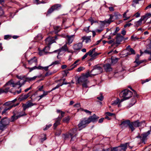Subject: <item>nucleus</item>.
Instances as JSON below:
<instances>
[{"label":"nucleus","mask_w":151,"mask_h":151,"mask_svg":"<svg viewBox=\"0 0 151 151\" xmlns=\"http://www.w3.org/2000/svg\"><path fill=\"white\" fill-rule=\"evenodd\" d=\"M102 72V68L101 66L99 65H95L90 73L88 71L78 78V83L82 85L83 90L84 88H87L89 87L88 84L89 83V81L88 79V77L91 76V75L96 76L100 74Z\"/></svg>","instance_id":"obj_1"},{"label":"nucleus","mask_w":151,"mask_h":151,"mask_svg":"<svg viewBox=\"0 0 151 151\" xmlns=\"http://www.w3.org/2000/svg\"><path fill=\"white\" fill-rule=\"evenodd\" d=\"M132 95L133 93L131 91L127 89L124 90L119 94L120 97L123 98L121 99V101L129 99L132 96Z\"/></svg>","instance_id":"obj_2"},{"label":"nucleus","mask_w":151,"mask_h":151,"mask_svg":"<svg viewBox=\"0 0 151 151\" xmlns=\"http://www.w3.org/2000/svg\"><path fill=\"white\" fill-rule=\"evenodd\" d=\"M145 122L144 121L140 122L139 120L131 122L130 127L132 132L136 128L141 126L142 124Z\"/></svg>","instance_id":"obj_3"},{"label":"nucleus","mask_w":151,"mask_h":151,"mask_svg":"<svg viewBox=\"0 0 151 151\" xmlns=\"http://www.w3.org/2000/svg\"><path fill=\"white\" fill-rule=\"evenodd\" d=\"M9 119L7 117H4L0 121V129L3 130L10 123Z\"/></svg>","instance_id":"obj_4"},{"label":"nucleus","mask_w":151,"mask_h":151,"mask_svg":"<svg viewBox=\"0 0 151 151\" xmlns=\"http://www.w3.org/2000/svg\"><path fill=\"white\" fill-rule=\"evenodd\" d=\"M62 5L60 4H56L52 6L49 9L47 12L46 16L50 15L54 11L59 10L61 7Z\"/></svg>","instance_id":"obj_5"},{"label":"nucleus","mask_w":151,"mask_h":151,"mask_svg":"<svg viewBox=\"0 0 151 151\" xmlns=\"http://www.w3.org/2000/svg\"><path fill=\"white\" fill-rule=\"evenodd\" d=\"M88 121L86 118H84L81 120L80 123L78 125L79 130L87 126V125L89 123V122Z\"/></svg>","instance_id":"obj_6"},{"label":"nucleus","mask_w":151,"mask_h":151,"mask_svg":"<svg viewBox=\"0 0 151 151\" xmlns=\"http://www.w3.org/2000/svg\"><path fill=\"white\" fill-rule=\"evenodd\" d=\"M76 131L77 129L76 128H73L70 131L69 134L71 137V141H73L75 142L77 141L76 134Z\"/></svg>","instance_id":"obj_7"},{"label":"nucleus","mask_w":151,"mask_h":151,"mask_svg":"<svg viewBox=\"0 0 151 151\" xmlns=\"http://www.w3.org/2000/svg\"><path fill=\"white\" fill-rule=\"evenodd\" d=\"M58 39L57 36L54 37L50 36L45 39V42L46 45L50 46L52 43L55 42V40Z\"/></svg>","instance_id":"obj_8"},{"label":"nucleus","mask_w":151,"mask_h":151,"mask_svg":"<svg viewBox=\"0 0 151 151\" xmlns=\"http://www.w3.org/2000/svg\"><path fill=\"white\" fill-rule=\"evenodd\" d=\"M67 45L68 44H66V43L61 48L54 51V52H57L58 53V55L57 56V58H58L59 59L60 58H59V56L62 55V52L63 51H66L68 50V48L67 46Z\"/></svg>","instance_id":"obj_9"},{"label":"nucleus","mask_w":151,"mask_h":151,"mask_svg":"<svg viewBox=\"0 0 151 151\" xmlns=\"http://www.w3.org/2000/svg\"><path fill=\"white\" fill-rule=\"evenodd\" d=\"M150 131H149L147 132L143 133L141 135V136H139V137L140 138L141 141V143L145 144V142L147 140L148 136L150 134Z\"/></svg>","instance_id":"obj_10"},{"label":"nucleus","mask_w":151,"mask_h":151,"mask_svg":"<svg viewBox=\"0 0 151 151\" xmlns=\"http://www.w3.org/2000/svg\"><path fill=\"white\" fill-rule=\"evenodd\" d=\"M12 85V86L13 87H15L17 85H19V88H20L22 86V84L20 83V81H18L17 83H14L12 80H11L9 81L7 83H6L5 86H10Z\"/></svg>","instance_id":"obj_11"},{"label":"nucleus","mask_w":151,"mask_h":151,"mask_svg":"<svg viewBox=\"0 0 151 151\" xmlns=\"http://www.w3.org/2000/svg\"><path fill=\"white\" fill-rule=\"evenodd\" d=\"M114 16V15H110V18L108 19L105 20L104 21H100V22L101 23V25L104 27L105 24H109L111 22H112L113 21L112 20V19L113 17Z\"/></svg>","instance_id":"obj_12"},{"label":"nucleus","mask_w":151,"mask_h":151,"mask_svg":"<svg viewBox=\"0 0 151 151\" xmlns=\"http://www.w3.org/2000/svg\"><path fill=\"white\" fill-rule=\"evenodd\" d=\"M37 76H35L33 77H27L26 78V80H24L23 79H21L19 81H20V84H21L22 86L24 85L26 81H31L35 80L37 78Z\"/></svg>","instance_id":"obj_13"},{"label":"nucleus","mask_w":151,"mask_h":151,"mask_svg":"<svg viewBox=\"0 0 151 151\" xmlns=\"http://www.w3.org/2000/svg\"><path fill=\"white\" fill-rule=\"evenodd\" d=\"M43 86H41L40 88H38V91H42L43 92V93L42 95H41L40 96H38L39 97H40V99H38V101L40 100V99H41L43 97H44L45 96H46L47 95V94L50 92L52 91H44L43 90Z\"/></svg>","instance_id":"obj_14"},{"label":"nucleus","mask_w":151,"mask_h":151,"mask_svg":"<svg viewBox=\"0 0 151 151\" xmlns=\"http://www.w3.org/2000/svg\"><path fill=\"white\" fill-rule=\"evenodd\" d=\"M131 124V122L129 120H126L122 122L120 125L122 127H129L130 129V125Z\"/></svg>","instance_id":"obj_15"},{"label":"nucleus","mask_w":151,"mask_h":151,"mask_svg":"<svg viewBox=\"0 0 151 151\" xmlns=\"http://www.w3.org/2000/svg\"><path fill=\"white\" fill-rule=\"evenodd\" d=\"M99 117L96 116L95 114H94L93 116H90L89 117L87 118L89 122V123L91 122H95L97 121Z\"/></svg>","instance_id":"obj_16"},{"label":"nucleus","mask_w":151,"mask_h":151,"mask_svg":"<svg viewBox=\"0 0 151 151\" xmlns=\"http://www.w3.org/2000/svg\"><path fill=\"white\" fill-rule=\"evenodd\" d=\"M74 35H67L66 38L67 42H66V44L70 45L72 43L74 40Z\"/></svg>","instance_id":"obj_17"},{"label":"nucleus","mask_w":151,"mask_h":151,"mask_svg":"<svg viewBox=\"0 0 151 151\" xmlns=\"http://www.w3.org/2000/svg\"><path fill=\"white\" fill-rule=\"evenodd\" d=\"M96 48H94L92 50H90L87 53H86L85 55H84L82 58V60L85 59L87 56L88 55H89V56H90L92 54L93 52H94L95 51Z\"/></svg>","instance_id":"obj_18"},{"label":"nucleus","mask_w":151,"mask_h":151,"mask_svg":"<svg viewBox=\"0 0 151 151\" xmlns=\"http://www.w3.org/2000/svg\"><path fill=\"white\" fill-rule=\"evenodd\" d=\"M116 43L119 44L124 40V37L120 34H118L116 36Z\"/></svg>","instance_id":"obj_19"},{"label":"nucleus","mask_w":151,"mask_h":151,"mask_svg":"<svg viewBox=\"0 0 151 151\" xmlns=\"http://www.w3.org/2000/svg\"><path fill=\"white\" fill-rule=\"evenodd\" d=\"M83 47L82 43H79L75 44L73 46V48L75 50H78L81 49Z\"/></svg>","instance_id":"obj_20"},{"label":"nucleus","mask_w":151,"mask_h":151,"mask_svg":"<svg viewBox=\"0 0 151 151\" xmlns=\"http://www.w3.org/2000/svg\"><path fill=\"white\" fill-rule=\"evenodd\" d=\"M104 68L105 70L107 72L110 71L112 70L111 65L109 64H104Z\"/></svg>","instance_id":"obj_21"},{"label":"nucleus","mask_w":151,"mask_h":151,"mask_svg":"<svg viewBox=\"0 0 151 151\" xmlns=\"http://www.w3.org/2000/svg\"><path fill=\"white\" fill-rule=\"evenodd\" d=\"M94 53H93L91 55H90L91 58L89 59L90 60L92 61L93 60L96 59L97 57V56L100 54L101 53H97L96 52H93Z\"/></svg>","instance_id":"obj_22"},{"label":"nucleus","mask_w":151,"mask_h":151,"mask_svg":"<svg viewBox=\"0 0 151 151\" xmlns=\"http://www.w3.org/2000/svg\"><path fill=\"white\" fill-rule=\"evenodd\" d=\"M128 143L125 144H121L119 146L120 147L121 151H125L126 150L128 146Z\"/></svg>","instance_id":"obj_23"},{"label":"nucleus","mask_w":151,"mask_h":151,"mask_svg":"<svg viewBox=\"0 0 151 151\" xmlns=\"http://www.w3.org/2000/svg\"><path fill=\"white\" fill-rule=\"evenodd\" d=\"M34 104L32 102L29 101L27 104H23L22 106L24 110L25 111L26 109L33 106Z\"/></svg>","instance_id":"obj_24"},{"label":"nucleus","mask_w":151,"mask_h":151,"mask_svg":"<svg viewBox=\"0 0 151 151\" xmlns=\"http://www.w3.org/2000/svg\"><path fill=\"white\" fill-rule=\"evenodd\" d=\"M4 106H7V107H10L12 106V109L13 107L16 106V105L12 103V102L9 101L6 102L4 103Z\"/></svg>","instance_id":"obj_25"},{"label":"nucleus","mask_w":151,"mask_h":151,"mask_svg":"<svg viewBox=\"0 0 151 151\" xmlns=\"http://www.w3.org/2000/svg\"><path fill=\"white\" fill-rule=\"evenodd\" d=\"M150 17H151V14L149 13L146 14L145 15L142 16L141 17L144 20V23H145L146 20Z\"/></svg>","instance_id":"obj_26"},{"label":"nucleus","mask_w":151,"mask_h":151,"mask_svg":"<svg viewBox=\"0 0 151 151\" xmlns=\"http://www.w3.org/2000/svg\"><path fill=\"white\" fill-rule=\"evenodd\" d=\"M12 109V106L10 107H6L2 112L1 114L2 115H6L7 114L8 111Z\"/></svg>","instance_id":"obj_27"},{"label":"nucleus","mask_w":151,"mask_h":151,"mask_svg":"<svg viewBox=\"0 0 151 151\" xmlns=\"http://www.w3.org/2000/svg\"><path fill=\"white\" fill-rule=\"evenodd\" d=\"M30 93V92H29L28 94L26 95H22L19 97V99L21 100H23L26 99L29 96V94Z\"/></svg>","instance_id":"obj_28"},{"label":"nucleus","mask_w":151,"mask_h":151,"mask_svg":"<svg viewBox=\"0 0 151 151\" xmlns=\"http://www.w3.org/2000/svg\"><path fill=\"white\" fill-rule=\"evenodd\" d=\"M143 21L144 22V20L142 19V18L141 17V18L139 19V20L136 22L135 24L136 26L138 27L141 25L142 23V22Z\"/></svg>","instance_id":"obj_29"},{"label":"nucleus","mask_w":151,"mask_h":151,"mask_svg":"<svg viewBox=\"0 0 151 151\" xmlns=\"http://www.w3.org/2000/svg\"><path fill=\"white\" fill-rule=\"evenodd\" d=\"M60 119H58L57 118L56 120L55 121V122L54 124L53 127H54V129L56 128L57 126L60 124Z\"/></svg>","instance_id":"obj_30"},{"label":"nucleus","mask_w":151,"mask_h":151,"mask_svg":"<svg viewBox=\"0 0 151 151\" xmlns=\"http://www.w3.org/2000/svg\"><path fill=\"white\" fill-rule=\"evenodd\" d=\"M22 115H20L19 116H16V114H15L13 116H12L11 118V122H13L15 120H17L18 118L21 117V116Z\"/></svg>","instance_id":"obj_31"},{"label":"nucleus","mask_w":151,"mask_h":151,"mask_svg":"<svg viewBox=\"0 0 151 151\" xmlns=\"http://www.w3.org/2000/svg\"><path fill=\"white\" fill-rule=\"evenodd\" d=\"M29 63L31 64L33 63H36L37 62V58L35 57H34L33 58L31 59L30 60L28 61Z\"/></svg>","instance_id":"obj_32"},{"label":"nucleus","mask_w":151,"mask_h":151,"mask_svg":"<svg viewBox=\"0 0 151 151\" xmlns=\"http://www.w3.org/2000/svg\"><path fill=\"white\" fill-rule=\"evenodd\" d=\"M69 83H67L65 82H63L62 83V84H59L55 86V87L53 88L51 90V91H52L53 90H55L56 88H58L60 86H62L64 84H67Z\"/></svg>","instance_id":"obj_33"},{"label":"nucleus","mask_w":151,"mask_h":151,"mask_svg":"<svg viewBox=\"0 0 151 151\" xmlns=\"http://www.w3.org/2000/svg\"><path fill=\"white\" fill-rule=\"evenodd\" d=\"M88 20L91 23V25H92L94 23H98V21L96 19L92 17L89 18Z\"/></svg>","instance_id":"obj_34"},{"label":"nucleus","mask_w":151,"mask_h":151,"mask_svg":"<svg viewBox=\"0 0 151 151\" xmlns=\"http://www.w3.org/2000/svg\"><path fill=\"white\" fill-rule=\"evenodd\" d=\"M38 97L37 92H36L35 93L33 94L31 96V98L32 101H35V99H36Z\"/></svg>","instance_id":"obj_35"},{"label":"nucleus","mask_w":151,"mask_h":151,"mask_svg":"<svg viewBox=\"0 0 151 151\" xmlns=\"http://www.w3.org/2000/svg\"><path fill=\"white\" fill-rule=\"evenodd\" d=\"M82 39L83 40V42L84 40H85V42L86 43L90 42L91 41V40L90 38L88 37H82Z\"/></svg>","instance_id":"obj_36"},{"label":"nucleus","mask_w":151,"mask_h":151,"mask_svg":"<svg viewBox=\"0 0 151 151\" xmlns=\"http://www.w3.org/2000/svg\"><path fill=\"white\" fill-rule=\"evenodd\" d=\"M43 49L45 52H46V54H47L48 53H50L48 52L50 49V46L48 45L47 46H45Z\"/></svg>","instance_id":"obj_37"},{"label":"nucleus","mask_w":151,"mask_h":151,"mask_svg":"<svg viewBox=\"0 0 151 151\" xmlns=\"http://www.w3.org/2000/svg\"><path fill=\"white\" fill-rule=\"evenodd\" d=\"M54 29L55 33H57L61 30V28L59 26H57L54 27Z\"/></svg>","instance_id":"obj_38"},{"label":"nucleus","mask_w":151,"mask_h":151,"mask_svg":"<svg viewBox=\"0 0 151 151\" xmlns=\"http://www.w3.org/2000/svg\"><path fill=\"white\" fill-rule=\"evenodd\" d=\"M70 117L69 116H67L63 119V121L64 122L68 123L70 120Z\"/></svg>","instance_id":"obj_39"},{"label":"nucleus","mask_w":151,"mask_h":151,"mask_svg":"<svg viewBox=\"0 0 151 151\" xmlns=\"http://www.w3.org/2000/svg\"><path fill=\"white\" fill-rule=\"evenodd\" d=\"M38 54L40 56H42L44 55H46V52H45L43 49L42 50H40V49L38 48Z\"/></svg>","instance_id":"obj_40"},{"label":"nucleus","mask_w":151,"mask_h":151,"mask_svg":"<svg viewBox=\"0 0 151 151\" xmlns=\"http://www.w3.org/2000/svg\"><path fill=\"white\" fill-rule=\"evenodd\" d=\"M18 115L17 116H19L20 115H22L21 116V117L23 116H25L27 115V114L25 113V111L23 109V110L21 112H18Z\"/></svg>","instance_id":"obj_41"},{"label":"nucleus","mask_w":151,"mask_h":151,"mask_svg":"<svg viewBox=\"0 0 151 151\" xmlns=\"http://www.w3.org/2000/svg\"><path fill=\"white\" fill-rule=\"evenodd\" d=\"M77 65H75L74 63L69 68H68V70L70 71L72 70L74 68L76 67Z\"/></svg>","instance_id":"obj_42"},{"label":"nucleus","mask_w":151,"mask_h":151,"mask_svg":"<svg viewBox=\"0 0 151 151\" xmlns=\"http://www.w3.org/2000/svg\"><path fill=\"white\" fill-rule=\"evenodd\" d=\"M42 137H43L41 138L40 140L41 143H42L46 139V135L45 134H43L42 135Z\"/></svg>","instance_id":"obj_43"},{"label":"nucleus","mask_w":151,"mask_h":151,"mask_svg":"<svg viewBox=\"0 0 151 151\" xmlns=\"http://www.w3.org/2000/svg\"><path fill=\"white\" fill-rule=\"evenodd\" d=\"M112 151H121L120 147H114L111 148Z\"/></svg>","instance_id":"obj_44"},{"label":"nucleus","mask_w":151,"mask_h":151,"mask_svg":"<svg viewBox=\"0 0 151 151\" xmlns=\"http://www.w3.org/2000/svg\"><path fill=\"white\" fill-rule=\"evenodd\" d=\"M118 60V59L117 58H111V63L115 64L117 62Z\"/></svg>","instance_id":"obj_45"},{"label":"nucleus","mask_w":151,"mask_h":151,"mask_svg":"<svg viewBox=\"0 0 151 151\" xmlns=\"http://www.w3.org/2000/svg\"><path fill=\"white\" fill-rule=\"evenodd\" d=\"M61 130H57L55 133V135L57 136H59L61 134Z\"/></svg>","instance_id":"obj_46"},{"label":"nucleus","mask_w":151,"mask_h":151,"mask_svg":"<svg viewBox=\"0 0 151 151\" xmlns=\"http://www.w3.org/2000/svg\"><path fill=\"white\" fill-rule=\"evenodd\" d=\"M65 114V112L64 111L61 112V113H60V116H59L57 118L59 119H60V120H61L62 118L64 116Z\"/></svg>","instance_id":"obj_47"},{"label":"nucleus","mask_w":151,"mask_h":151,"mask_svg":"<svg viewBox=\"0 0 151 151\" xmlns=\"http://www.w3.org/2000/svg\"><path fill=\"white\" fill-rule=\"evenodd\" d=\"M12 38V36L9 35H5L4 36V39L5 40H8L11 39Z\"/></svg>","instance_id":"obj_48"},{"label":"nucleus","mask_w":151,"mask_h":151,"mask_svg":"<svg viewBox=\"0 0 151 151\" xmlns=\"http://www.w3.org/2000/svg\"><path fill=\"white\" fill-rule=\"evenodd\" d=\"M85 69V68L83 67H80L78 68L76 71L78 72H80Z\"/></svg>","instance_id":"obj_49"},{"label":"nucleus","mask_w":151,"mask_h":151,"mask_svg":"<svg viewBox=\"0 0 151 151\" xmlns=\"http://www.w3.org/2000/svg\"><path fill=\"white\" fill-rule=\"evenodd\" d=\"M120 29L118 27H116L114 32L112 34L113 35H115L116 33L119 31Z\"/></svg>","instance_id":"obj_50"},{"label":"nucleus","mask_w":151,"mask_h":151,"mask_svg":"<svg viewBox=\"0 0 151 151\" xmlns=\"http://www.w3.org/2000/svg\"><path fill=\"white\" fill-rule=\"evenodd\" d=\"M37 68V67L36 66H35L34 67L32 68H29L28 67L27 69L29 70V72H31L34 70L36 69Z\"/></svg>","instance_id":"obj_51"},{"label":"nucleus","mask_w":151,"mask_h":151,"mask_svg":"<svg viewBox=\"0 0 151 151\" xmlns=\"http://www.w3.org/2000/svg\"><path fill=\"white\" fill-rule=\"evenodd\" d=\"M119 101V100L116 99V100L114 101V102L112 103L111 104L113 105H116L118 104Z\"/></svg>","instance_id":"obj_52"},{"label":"nucleus","mask_w":151,"mask_h":151,"mask_svg":"<svg viewBox=\"0 0 151 151\" xmlns=\"http://www.w3.org/2000/svg\"><path fill=\"white\" fill-rule=\"evenodd\" d=\"M131 39L132 41H135L136 40H138L139 38H138L137 36H131Z\"/></svg>","instance_id":"obj_53"},{"label":"nucleus","mask_w":151,"mask_h":151,"mask_svg":"<svg viewBox=\"0 0 151 151\" xmlns=\"http://www.w3.org/2000/svg\"><path fill=\"white\" fill-rule=\"evenodd\" d=\"M60 63V62L59 61H58V60L55 61L54 62H53L50 65H49V66H51L52 65H55L58 64Z\"/></svg>","instance_id":"obj_54"},{"label":"nucleus","mask_w":151,"mask_h":151,"mask_svg":"<svg viewBox=\"0 0 151 151\" xmlns=\"http://www.w3.org/2000/svg\"><path fill=\"white\" fill-rule=\"evenodd\" d=\"M4 12L2 9L0 7V16H1L4 15Z\"/></svg>","instance_id":"obj_55"},{"label":"nucleus","mask_w":151,"mask_h":151,"mask_svg":"<svg viewBox=\"0 0 151 151\" xmlns=\"http://www.w3.org/2000/svg\"><path fill=\"white\" fill-rule=\"evenodd\" d=\"M106 114L108 116H114L115 114L111 113L110 112H107L106 113Z\"/></svg>","instance_id":"obj_56"},{"label":"nucleus","mask_w":151,"mask_h":151,"mask_svg":"<svg viewBox=\"0 0 151 151\" xmlns=\"http://www.w3.org/2000/svg\"><path fill=\"white\" fill-rule=\"evenodd\" d=\"M143 60H140V61L139 60L138 61V60H136L134 62V63H136L138 65H139L141 63H143Z\"/></svg>","instance_id":"obj_57"},{"label":"nucleus","mask_w":151,"mask_h":151,"mask_svg":"<svg viewBox=\"0 0 151 151\" xmlns=\"http://www.w3.org/2000/svg\"><path fill=\"white\" fill-rule=\"evenodd\" d=\"M97 99L101 101H102L104 99V97L102 95H101L100 97H98Z\"/></svg>","instance_id":"obj_58"},{"label":"nucleus","mask_w":151,"mask_h":151,"mask_svg":"<svg viewBox=\"0 0 151 151\" xmlns=\"http://www.w3.org/2000/svg\"><path fill=\"white\" fill-rule=\"evenodd\" d=\"M83 111H84V112H85L86 113L90 115H91V111H90L89 110H87L86 109H83Z\"/></svg>","instance_id":"obj_59"},{"label":"nucleus","mask_w":151,"mask_h":151,"mask_svg":"<svg viewBox=\"0 0 151 151\" xmlns=\"http://www.w3.org/2000/svg\"><path fill=\"white\" fill-rule=\"evenodd\" d=\"M107 43L109 44H114V40H111L107 41Z\"/></svg>","instance_id":"obj_60"},{"label":"nucleus","mask_w":151,"mask_h":151,"mask_svg":"<svg viewBox=\"0 0 151 151\" xmlns=\"http://www.w3.org/2000/svg\"><path fill=\"white\" fill-rule=\"evenodd\" d=\"M129 51L131 52V54H135V51L132 48H130Z\"/></svg>","instance_id":"obj_61"},{"label":"nucleus","mask_w":151,"mask_h":151,"mask_svg":"<svg viewBox=\"0 0 151 151\" xmlns=\"http://www.w3.org/2000/svg\"><path fill=\"white\" fill-rule=\"evenodd\" d=\"M89 27L90 26H88V27H86L84 28V30L86 32H89Z\"/></svg>","instance_id":"obj_62"},{"label":"nucleus","mask_w":151,"mask_h":151,"mask_svg":"<svg viewBox=\"0 0 151 151\" xmlns=\"http://www.w3.org/2000/svg\"><path fill=\"white\" fill-rule=\"evenodd\" d=\"M149 147L150 146H148L145 147L143 151H150L151 150V148H149Z\"/></svg>","instance_id":"obj_63"},{"label":"nucleus","mask_w":151,"mask_h":151,"mask_svg":"<svg viewBox=\"0 0 151 151\" xmlns=\"http://www.w3.org/2000/svg\"><path fill=\"white\" fill-rule=\"evenodd\" d=\"M104 30L103 28H101L100 29H96V32L98 33H100Z\"/></svg>","instance_id":"obj_64"}]
</instances>
